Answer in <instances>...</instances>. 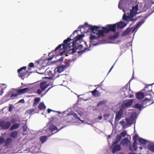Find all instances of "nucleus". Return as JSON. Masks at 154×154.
Returning <instances> with one entry per match:
<instances>
[{"mask_svg": "<svg viewBox=\"0 0 154 154\" xmlns=\"http://www.w3.org/2000/svg\"><path fill=\"white\" fill-rule=\"evenodd\" d=\"M52 58L51 57V58H50L48 59V60H51L52 59Z\"/></svg>", "mask_w": 154, "mask_h": 154, "instance_id": "nucleus-58", "label": "nucleus"}, {"mask_svg": "<svg viewBox=\"0 0 154 154\" xmlns=\"http://www.w3.org/2000/svg\"><path fill=\"white\" fill-rule=\"evenodd\" d=\"M131 0H120L118 5V7L120 9L122 10L124 12L123 16L122 19L125 21L124 22L120 21L118 23L114 24L112 25H108V28L103 27L102 30H99V27L95 26H92L89 25L87 23H84V25L80 26L78 27L79 29L81 28H87L86 25L88 26V28L86 31H84L85 33H87L89 31H91L93 33L95 34L94 35H91L90 37L89 46L88 48H85L82 50V45L81 44H78V42H80V40L82 37L81 35H78L74 39L72 43L73 48L76 49H81L82 51L81 52L88 51L91 49L90 48L92 46H95L98 44L94 43L95 40H99L100 38L103 37L104 36L105 33H107L110 31L114 32L116 30V26L118 28H122L125 27L127 23L129 22H134L136 21L137 18H134L136 14H139L140 11H139L138 8V5L137 4L132 7V9H131Z\"/></svg>", "mask_w": 154, "mask_h": 154, "instance_id": "nucleus-1", "label": "nucleus"}, {"mask_svg": "<svg viewBox=\"0 0 154 154\" xmlns=\"http://www.w3.org/2000/svg\"><path fill=\"white\" fill-rule=\"evenodd\" d=\"M133 75H134V72H133L132 76L131 77V80L129 81V82H130L131 81V80L134 79Z\"/></svg>", "mask_w": 154, "mask_h": 154, "instance_id": "nucleus-51", "label": "nucleus"}, {"mask_svg": "<svg viewBox=\"0 0 154 154\" xmlns=\"http://www.w3.org/2000/svg\"><path fill=\"white\" fill-rule=\"evenodd\" d=\"M19 76L22 79H23L25 78V74L24 73H18Z\"/></svg>", "mask_w": 154, "mask_h": 154, "instance_id": "nucleus-37", "label": "nucleus"}, {"mask_svg": "<svg viewBox=\"0 0 154 154\" xmlns=\"http://www.w3.org/2000/svg\"><path fill=\"white\" fill-rule=\"evenodd\" d=\"M151 2L152 4H154V0H151Z\"/></svg>", "mask_w": 154, "mask_h": 154, "instance_id": "nucleus-55", "label": "nucleus"}, {"mask_svg": "<svg viewBox=\"0 0 154 154\" xmlns=\"http://www.w3.org/2000/svg\"><path fill=\"white\" fill-rule=\"evenodd\" d=\"M26 122L25 123V124H24L23 127V131H26L27 129V127L26 125Z\"/></svg>", "mask_w": 154, "mask_h": 154, "instance_id": "nucleus-39", "label": "nucleus"}, {"mask_svg": "<svg viewBox=\"0 0 154 154\" xmlns=\"http://www.w3.org/2000/svg\"><path fill=\"white\" fill-rule=\"evenodd\" d=\"M128 154H136L134 153L130 152V153H128Z\"/></svg>", "mask_w": 154, "mask_h": 154, "instance_id": "nucleus-57", "label": "nucleus"}, {"mask_svg": "<svg viewBox=\"0 0 154 154\" xmlns=\"http://www.w3.org/2000/svg\"><path fill=\"white\" fill-rule=\"evenodd\" d=\"M29 66L30 67H33L34 66V64L32 63H30L29 64Z\"/></svg>", "mask_w": 154, "mask_h": 154, "instance_id": "nucleus-43", "label": "nucleus"}, {"mask_svg": "<svg viewBox=\"0 0 154 154\" xmlns=\"http://www.w3.org/2000/svg\"><path fill=\"white\" fill-rule=\"evenodd\" d=\"M46 93H45L41 95V97H42Z\"/></svg>", "mask_w": 154, "mask_h": 154, "instance_id": "nucleus-56", "label": "nucleus"}, {"mask_svg": "<svg viewBox=\"0 0 154 154\" xmlns=\"http://www.w3.org/2000/svg\"><path fill=\"white\" fill-rule=\"evenodd\" d=\"M66 68L63 65H61L57 67L56 69L57 71L59 72L60 73L64 71Z\"/></svg>", "mask_w": 154, "mask_h": 154, "instance_id": "nucleus-20", "label": "nucleus"}, {"mask_svg": "<svg viewBox=\"0 0 154 154\" xmlns=\"http://www.w3.org/2000/svg\"><path fill=\"white\" fill-rule=\"evenodd\" d=\"M51 88H48L46 92H45L46 93L50 90V89Z\"/></svg>", "mask_w": 154, "mask_h": 154, "instance_id": "nucleus-53", "label": "nucleus"}, {"mask_svg": "<svg viewBox=\"0 0 154 154\" xmlns=\"http://www.w3.org/2000/svg\"><path fill=\"white\" fill-rule=\"evenodd\" d=\"M55 112H58L59 113H60V112H58V111H55Z\"/></svg>", "mask_w": 154, "mask_h": 154, "instance_id": "nucleus-62", "label": "nucleus"}, {"mask_svg": "<svg viewBox=\"0 0 154 154\" xmlns=\"http://www.w3.org/2000/svg\"><path fill=\"white\" fill-rule=\"evenodd\" d=\"M22 86V87H24L26 86L25 84H23V83H21Z\"/></svg>", "mask_w": 154, "mask_h": 154, "instance_id": "nucleus-52", "label": "nucleus"}, {"mask_svg": "<svg viewBox=\"0 0 154 154\" xmlns=\"http://www.w3.org/2000/svg\"><path fill=\"white\" fill-rule=\"evenodd\" d=\"M120 125L122 126L124 128H126L128 125H127V122H126L124 121H122L120 122Z\"/></svg>", "mask_w": 154, "mask_h": 154, "instance_id": "nucleus-29", "label": "nucleus"}, {"mask_svg": "<svg viewBox=\"0 0 154 154\" xmlns=\"http://www.w3.org/2000/svg\"><path fill=\"white\" fill-rule=\"evenodd\" d=\"M106 102V100H103L100 101L97 105V106H99L101 105H103Z\"/></svg>", "mask_w": 154, "mask_h": 154, "instance_id": "nucleus-32", "label": "nucleus"}, {"mask_svg": "<svg viewBox=\"0 0 154 154\" xmlns=\"http://www.w3.org/2000/svg\"><path fill=\"white\" fill-rule=\"evenodd\" d=\"M120 42V41H118L116 43V44H117V43H119Z\"/></svg>", "mask_w": 154, "mask_h": 154, "instance_id": "nucleus-60", "label": "nucleus"}, {"mask_svg": "<svg viewBox=\"0 0 154 154\" xmlns=\"http://www.w3.org/2000/svg\"><path fill=\"white\" fill-rule=\"evenodd\" d=\"M47 111H48V113H50V112L51 111H52V110L48 109Z\"/></svg>", "mask_w": 154, "mask_h": 154, "instance_id": "nucleus-50", "label": "nucleus"}, {"mask_svg": "<svg viewBox=\"0 0 154 154\" xmlns=\"http://www.w3.org/2000/svg\"><path fill=\"white\" fill-rule=\"evenodd\" d=\"M26 66H24L22 67H21V68H20V69H18L17 72L18 73H20V72L22 71V70H25L26 69Z\"/></svg>", "mask_w": 154, "mask_h": 154, "instance_id": "nucleus-38", "label": "nucleus"}, {"mask_svg": "<svg viewBox=\"0 0 154 154\" xmlns=\"http://www.w3.org/2000/svg\"><path fill=\"white\" fill-rule=\"evenodd\" d=\"M137 137L138 136L137 134L135 135L133 137V139L134 140V141L132 145H130L129 147V149L131 151H135L137 149V143L135 141L137 140Z\"/></svg>", "mask_w": 154, "mask_h": 154, "instance_id": "nucleus-7", "label": "nucleus"}, {"mask_svg": "<svg viewBox=\"0 0 154 154\" xmlns=\"http://www.w3.org/2000/svg\"><path fill=\"white\" fill-rule=\"evenodd\" d=\"M123 109L122 108L116 113L115 122L117 123L122 118V116L123 113Z\"/></svg>", "mask_w": 154, "mask_h": 154, "instance_id": "nucleus-11", "label": "nucleus"}, {"mask_svg": "<svg viewBox=\"0 0 154 154\" xmlns=\"http://www.w3.org/2000/svg\"><path fill=\"white\" fill-rule=\"evenodd\" d=\"M40 144H38L37 146H33L30 149V151L32 153H36L40 151Z\"/></svg>", "mask_w": 154, "mask_h": 154, "instance_id": "nucleus-13", "label": "nucleus"}, {"mask_svg": "<svg viewBox=\"0 0 154 154\" xmlns=\"http://www.w3.org/2000/svg\"><path fill=\"white\" fill-rule=\"evenodd\" d=\"M72 39L68 37L65 40L63 41V44L59 45L57 46L55 49L54 51H56L60 48H61L62 46H63V48L64 50H65L69 49L70 47L69 46V44H68V42H69Z\"/></svg>", "mask_w": 154, "mask_h": 154, "instance_id": "nucleus-4", "label": "nucleus"}, {"mask_svg": "<svg viewBox=\"0 0 154 154\" xmlns=\"http://www.w3.org/2000/svg\"><path fill=\"white\" fill-rule=\"evenodd\" d=\"M81 95H79L78 96V98H79V96H81Z\"/></svg>", "mask_w": 154, "mask_h": 154, "instance_id": "nucleus-61", "label": "nucleus"}, {"mask_svg": "<svg viewBox=\"0 0 154 154\" xmlns=\"http://www.w3.org/2000/svg\"><path fill=\"white\" fill-rule=\"evenodd\" d=\"M48 137L46 136H42L39 137V140L42 143H44L47 140Z\"/></svg>", "mask_w": 154, "mask_h": 154, "instance_id": "nucleus-24", "label": "nucleus"}, {"mask_svg": "<svg viewBox=\"0 0 154 154\" xmlns=\"http://www.w3.org/2000/svg\"><path fill=\"white\" fill-rule=\"evenodd\" d=\"M18 94L17 93H15L12 91H9L8 95L10 96V97L11 99H14L15 97H17Z\"/></svg>", "mask_w": 154, "mask_h": 154, "instance_id": "nucleus-21", "label": "nucleus"}, {"mask_svg": "<svg viewBox=\"0 0 154 154\" xmlns=\"http://www.w3.org/2000/svg\"><path fill=\"white\" fill-rule=\"evenodd\" d=\"M38 108L40 110H44L46 108V106L43 103H41L38 106Z\"/></svg>", "mask_w": 154, "mask_h": 154, "instance_id": "nucleus-30", "label": "nucleus"}, {"mask_svg": "<svg viewBox=\"0 0 154 154\" xmlns=\"http://www.w3.org/2000/svg\"><path fill=\"white\" fill-rule=\"evenodd\" d=\"M70 51H72L71 53L73 54L75 52V51L74 50H70Z\"/></svg>", "mask_w": 154, "mask_h": 154, "instance_id": "nucleus-49", "label": "nucleus"}, {"mask_svg": "<svg viewBox=\"0 0 154 154\" xmlns=\"http://www.w3.org/2000/svg\"><path fill=\"white\" fill-rule=\"evenodd\" d=\"M12 142V140L11 138H8L5 142V145L8 146L11 144Z\"/></svg>", "mask_w": 154, "mask_h": 154, "instance_id": "nucleus-22", "label": "nucleus"}, {"mask_svg": "<svg viewBox=\"0 0 154 154\" xmlns=\"http://www.w3.org/2000/svg\"><path fill=\"white\" fill-rule=\"evenodd\" d=\"M18 132L16 131H13L11 132L10 134V137L12 138L15 139L17 137L18 135Z\"/></svg>", "mask_w": 154, "mask_h": 154, "instance_id": "nucleus-23", "label": "nucleus"}, {"mask_svg": "<svg viewBox=\"0 0 154 154\" xmlns=\"http://www.w3.org/2000/svg\"><path fill=\"white\" fill-rule=\"evenodd\" d=\"M132 92L130 89L129 86L127 85L121 89V94L123 97H128L129 98H132L133 95L131 94Z\"/></svg>", "mask_w": 154, "mask_h": 154, "instance_id": "nucleus-3", "label": "nucleus"}, {"mask_svg": "<svg viewBox=\"0 0 154 154\" xmlns=\"http://www.w3.org/2000/svg\"><path fill=\"white\" fill-rule=\"evenodd\" d=\"M114 144H115L114 143ZM114 146L112 145L113 147L112 152L113 154H114L116 152L120 150L121 149V145L120 144H116Z\"/></svg>", "mask_w": 154, "mask_h": 154, "instance_id": "nucleus-15", "label": "nucleus"}, {"mask_svg": "<svg viewBox=\"0 0 154 154\" xmlns=\"http://www.w3.org/2000/svg\"><path fill=\"white\" fill-rule=\"evenodd\" d=\"M43 91H42L41 89H38L37 90V93L38 94H40Z\"/></svg>", "mask_w": 154, "mask_h": 154, "instance_id": "nucleus-41", "label": "nucleus"}, {"mask_svg": "<svg viewBox=\"0 0 154 154\" xmlns=\"http://www.w3.org/2000/svg\"><path fill=\"white\" fill-rule=\"evenodd\" d=\"M49 85L50 84H46L45 82H41L39 84L40 88L42 91H44L48 87Z\"/></svg>", "mask_w": 154, "mask_h": 154, "instance_id": "nucleus-14", "label": "nucleus"}, {"mask_svg": "<svg viewBox=\"0 0 154 154\" xmlns=\"http://www.w3.org/2000/svg\"><path fill=\"white\" fill-rule=\"evenodd\" d=\"M34 109H30L27 110L26 111V113L28 114H30L32 113L33 112H34Z\"/></svg>", "mask_w": 154, "mask_h": 154, "instance_id": "nucleus-35", "label": "nucleus"}, {"mask_svg": "<svg viewBox=\"0 0 154 154\" xmlns=\"http://www.w3.org/2000/svg\"><path fill=\"white\" fill-rule=\"evenodd\" d=\"M40 100V98L39 97H36L34 100L33 104V106L34 107H35L38 103Z\"/></svg>", "mask_w": 154, "mask_h": 154, "instance_id": "nucleus-26", "label": "nucleus"}, {"mask_svg": "<svg viewBox=\"0 0 154 154\" xmlns=\"http://www.w3.org/2000/svg\"><path fill=\"white\" fill-rule=\"evenodd\" d=\"M115 63L113 64V65L112 66V67H111V68H110V70H109L108 72V74L109 73V72L111 71L112 70V68H113L114 65H115Z\"/></svg>", "mask_w": 154, "mask_h": 154, "instance_id": "nucleus-47", "label": "nucleus"}, {"mask_svg": "<svg viewBox=\"0 0 154 154\" xmlns=\"http://www.w3.org/2000/svg\"><path fill=\"white\" fill-rule=\"evenodd\" d=\"M78 31L77 30H75L74 31V32H73V33H72V34H71L70 36V37H72L75 34V32H76L77 33V32H78Z\"/></svg>", "mask_w": 154, "mask_h": 154, "instance_id": "nucleus-44", "label": "nucleus"}, {"mask_svg": "<svg viewBox=\"0 0 154 154\" xmlns=\"http://www.w3.org/2000/svg\"><path fill=\"white\" fill-rule=\"evenodd\" d=\"M11 125L10 122H5L4 120L0 121V127L3 130H6L9 128Z\"/></svg>", "mask_w": 154, "mask_h": 154, "instance_id": "nucleus-6", "label": "nucleus"}, {"mask_svg": "<svg viewBox=\"0 0 154 154\" xmlns=\"http://www.w3.org/2000/svg\"><path fill=\"white\" fill-rule=\"evenodd\" d=\"M150 100V99H148L147 98H145L143 100V104H144L146 102H148V101H149Z\"/></svg>", "mask_w": 154, "mask_h": 154, "instance_id": "nucleus-40", "label": "nucleus"}, {"mask_svg": "<svg viewBox=\"0 0 154 154\" xmlns=\"http://www.w3.org/2000/svg\"><path fill=\"white\" fill-rule=\"evenodd\" d=\"M70 63V62L69 60H66L65 62V65L63 66L66 69L69 66Z\"/></svg>", "mask_w": 154, "mask_h": 154, "instance_id": "nucleus-33", "label": "nucleus"}, {"mask_svg": "<svg viewBox=\"0 0 154 154\" xmlns=\"http://www.w3.org/2000/svg\"><path fill=\"white\" fill-rule=\"evenodd\" d=\"M136 112H134L131 114L129 118H126L125 120L127 125H129L133 123L134 119L136 117Z\"/></svg>", "mask_w": 154, "mask_h": 154, "instance_id": "nucleus-8", "label": "nucleus"}, {"mask_svg": "<svg viewBox=\"0 0 154 154\" xmlns=\"http://www.w3.org/2000/svg\"><path fill=\"white\" fill-rule=\"evenodd\" d=\"M121 153L122 154H124V153H122V152H121Z\"/></svg>", "mask_w": 154, "mask_h": 154, "instance_id": "nucleus-64", "label": "nucleus"}, {"mask_svg": "<svg viewBox=\"0 0 154 154\" xmlns=\"http://www.w3.org/2000/svg\"><path fill=\"white\" fill-rule=\"evenodd\" d=\"M127 132L126 131H123L119 134L117 135L116 139L114 142V143L115 144H117L118 143L122 137H124L125 136Z\"/></svg>", "mask_w": 154, "mask_h": 154, "instance_id": "nucleus-12", "label": "nucleus"}, {"mask_svg": "<svg viewBox=\"0 0 154 154\" xmlns=\"http://www.w3.org/2000/svg\"><path fill=\"white\" fill-rule=\"evenodd\" d=\"M138 141L139 143L143 144H146L148 142L147 140L142 138H139Z\"/></svg>", "mask_w": 154, "mask_h": 154, "instance_id": "nucleus-28", "label": "nucleus"}, {"mask_svg": "<svg viewBox=\"0 0 154 154\" xmlns=\"http://www.w3.org/2000/svg\"><path fill=\"white\" fill-rule=\"evenodd\" d=\"M102 116H100L98 117V119L100 120H101L102 119Z\"/></svg>", "mask_w": 154, "mask_h": 154, "instance_id": "nucleus-48", "label": "nucleus"}, {"mask_svg": "<svg viewBox=\"0 0 154 154\" xmlns=\"http://www.w3.org/2000/svg\"><path fill=\"white\" fill-rule=\"evenodd\" d=\"M5 141L3 137L0 138V144L3 143Z\"/></svg>", "mask_w": 154, "mask_h": 154, "instance_id": "nucleus-42", "label": "nucleus"}, {"mask_svg": "<svg viewBox=\"0 0 154 154\" xmlns=\"http://www.w3.org/2000/svg\"><path fill=\"white\" fill-rule=\"evenodd\" d=\"M49 131L51 132L53 134L54 133L58 132L61 128L59 130H57V128L54 125L51 123V122L49 123L47 125Z\"/></svg>", "mask_w": 154, "mask_h": 154, "instance_id": "nucleus-9", "label": "nucleus"}, {"mask_svg": "<svg viewBox=\"0 0 154 154\" xmlns=\"http://www.w3.org/2000/svg\"><path fill=\"white\" fill-rule=\"evenodd\" d=\"M20 125V124L16 123L12 125L10 130L11 131L18 128Z\"/></svg>", "mask_w": 154, "mask_h": 154, "instance_id": "nucleus-27", "label": "nucleus"}, {"mask_svg": "<svg viewBox=\"0 0 154 154\" xmlns=\"http://www.w3.org/2000/svg\"><path fill=\"white\" fill-rule=\"evenodd\" d=\"M24 102H25V101H24V99H21V100H19L18 103H24Z\"/></svg>", "mask_w": 154, "mask_h": 154, "instance_id": "nucleus-45", "label": "nucleus"}, {"mask_svg": "<svg viewBox=\"0 0 154 154\" xmlns=\"http://www.w3.org/2000/svg\"><path fill=\"white\" fill-rule=\"evenodd\" d=\"M142 107V105L139 103H137L134 105V108L136 109H138L139 110H141Z\"/></svg>", "mask_w": 154, "mask_h": 154, "instance_id": "nucleus-31", "label": "nucleus"}, {"mask_svg": "<svg viewBox=\"0 0 154 154\" xmlns=\"http://www.w3.org/2000/svg\"><path fill=\"white\" fill-rule=\"evenodd\" d=\"M143 149V147L140 146L139 147V149L140 150H141Z\"/></svg>", "mask_w": 154, "mask_h": 154, "instance_id": "nucleus-54", "label": "nucleus"}, {"mask_svg": "<svg viewBox=\"0 0 154 154\" xmlns=\"http://www.w3.org/2000/svg\"><path fill=\"white\" fill-rule=\"evenodd\" d=\"M29 88H26L23 89L19 90L18 92L19 93H21L22 94L28 92L29 91Z\"/></svg>", "mask_w": 154, "mask_h": 154, "instance_id": "nucleus-19", "label": "nucleus"}, {"mask_svg": "<svg viewBox=\"0 0 154 154\" xmlns=\"http://www.w3.org/2000/svg\"><path fill=\"white\" fill-rule=\"evenodd\" d=\"M145 19L143 20H142L138 22L134 27H132L131 28H128L126 29L122 33L123 36H125L128 34L131 31L132 32H135L145 22L147 17H144Z\"/></svg>", "mask_w": 154, "mask_h": 154, "instance_id": "nucleus-2", "label": "nucleus"}, {"mask_svg": "<svg viewBox=\"0 0 154 154\" xmlns=\"http://www.w3.org/2000/svg\"><path fill=\"white\" fill-rule=\"evenodd\" d=\"M145 94L143 92H139L136 94V97L138 99H141L144 98Z\"/></svg>", "mask_w": 154, "mask_h": 154, "instance_id": "nucleus-17", "label": "nucleus"}, {"mask_svg": "<svg viewBox=\"0 0 154 154\" xmlns=\"http://www.w3.org/2000/svg\"><path fill=\"white\" fill-rule=\"evenodd\" d=\"M92 95L95 97H99L100 96V93L97 91L96 89L91 91Z\"/></svg>", "mask_w": 154, "mask_h": 154, "instance_id": "nucleus-25", "label": "nucleus"}, {"mask_svg": "<svg viewBox=\"0 0 154 154\" xmlns=\"http://www.w3.org/2000/svg\"><path fill=\"white\" fill-rule=\"evenodd\" d=\"M133 101V99H129L124 101L122 103V109H125L128 108L132 105Z\"/></svg>", "mask_w": 154, "mask_h": 154, "instance_id": "nucleus-10", "label": "nucleus"}, {"mask_svg": "<svg viewBox=\"0 0 154 154\" xmlns=\"http://www.w3.org/2000/svg\"><path fill=\"white\" fill-rule=\"evenodd\" d=\"M121 144L124 146H129L131 144V143L127 138H125L122 140L121 142Z\"/></svg>", "mask_w": 154, "mask_h": 154, "instance_id": "nucleus-16", "label": "nucleus"}, {"mask_svg": "<svg viewBox=\"0 0 154 154\" xmlns=\"http://www.w3.org/2000/svg\"><path fill=\"white\" fill-rule=\"evenodd\" d=\"M119 35V33L118 32L115 33L114 35L111 36L110 38L111 39H115Z\"/></svg>", "mask_w": 154, "mask_h": 154, "instance_id": "nucleus-34", "label": "nucleus"}, {"mask_svg": "<svg viewBox=\"0 0 154 154\" xmlns=\"http://www.w3.org/2000/svg\"><path fill=\"white\" fill-rule=\"evenodd\" d=\"M154 83L150 84L146 86L142 90L143 91H145L143 92L145 94L146 96L147 95L152 96L151 95L152 94H154V93L152 91V85Z\"/></svg>", "mask_w": 154, "mask_h": 154, "instance_id": "nucleus-5", "label": "nucleus"}, {"mask_svg": "<svg viewBox=\"0 0 154 154\" xmlns=\"http://www.w3.org/2000/svg\"><path fill=\"white\" fill-rule=\"evenodd\" d=\"M148 148L149 150L154 152V145H149L148 146Z\"/></svg>", "mask_w": 154, "mask_h": 154, "instance_id": "nucleus-36", "label": "nucleus"}, {"mask_svg": "<svg viewBox=\"0 0 154 154\" xmlns=\"http://www.w3.org/2000/svg\"><path fill=\"white\" fill-rule=\"evenodd\" d=\"M12 107L11 106H10L9 108V111L11 112L12 111Z\"/></svg>", "mask_w": 154, "mask_h": 154, "instance_id": "nucleus-46", "label": "nucleus"}, {"mask_svg": "<svg viewBox=\"0 0 154 154\" xmlns=\"http://www.w3.org/2000/svg\"><path fill=\"white\" fill-rule=\"evenodd\" d=\"M129 45H130V44H131V42H129Z\"/></svg>", "mask_w": 154, "mask_h": 154, "instance_id": "nucleus-63", "label": "nucleus"}, {"mask_svg": "<svg viewBox=\"0 0 154 154\" xmlns=\"http://www.w3.org/2000/svg\"><path fill=\"white\" fill-rule=\"evenodd\" d=\"M67 115H71L73 116L74 119H76L80 121L83 122V121L80 119V118L77 115L75 114L74 112H70Z\"/></svg>", "mask_w": 154, "mask_h": 154, "instance_id": "nucleus-18", "label": "nucleus"}, {"mask_svg": "<svg viewBox=\"0 0 154 154\" xmlns=\"http://www.w3.org/2000/svg\"><path fill=\"white\" fill-rule=\"evenodd\" d=\"M84 43H85V44L86 45V46H87V47H88V45H87V44L86 42H84Z\"/></svg>", "mask_w": 154, "mask_h": 154, "instance_id": "nucleus-59", "label": "nucleus"}]
</instances>
